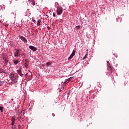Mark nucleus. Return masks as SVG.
Instances as JSON below:
<instances>
[{
	"label": "nucleus",
	"instance_id": "nucleus-1",
	"mask_svg": "<svg viewBox=\"0 0 129 129\" xmlns=\"http://www.w3.org/2000/svg\"><path fill=\"white\" fill-rule=\"evenodd\" d=\"M9 77L11 79H12L14 83H17V82H18L17 81L18 80V78H19V75H18V74L11 73H10Z\"/></svg>",
	"mask_w": 129,
	"mask_h": 129
},
{
	"label": "nucleus",
	"instance_id": "nucleus-2",
	"mask_svg": "<svg viewBox=\"0 0 129 129\" xmlns=\"http://www.w3.org/2000/svg\"><path fill=\"white\" fill-rule=\"evenodd\" d=\"M62 13H63V8L61 7H57L56 14L58 16L62 15Z\"/></svg>",
	"mask_w": 129,
	"mask_h": 129
},
{
	"label": "nucleus",
	"instance_id": "nucleus-3",
	"mask_svg": "<svg viewBox=\"0 0 129 129\" xmlns=\"http://www.w3.org/2000/svg\"><path fill=\"white\" fill-rule=\"evenodd\" d=\"M18 38L21 39V42H24V44H27V43H28V40L25 37L22 35H19Z\"/></svg>",
	"mask_w": 129,
	"mask_h": 129
},
{
	"label": "nucleus",
	"instance_id": "nucleus-4",
	"mask_svg": "<svg viewBox=\"0 0 129 129\" xmlns=\"http://www.w3.org/2000/svg\"><path fill=\"white\" fill-rule=\"evenodd\" d=\"M29 48V49H30V50H32V51H33V52H36V51L38 50V48L32 45H30Z\"/></svg>",
	"mask_w": 129,
	"mask_h": 129
},
{
	"label": "nucleus",
	"instance_id": "nucleus-5",
	"mask_svg": "<svg viewBox=\"0 0 129 129\" xmlns=\"http://www.w3.org/2000/svg\"><path fill=\"white\" fill-rule=\"evenodd\" d=\"M17 73L19 74V75H20V76H21V77H22V76L23 75H25L24 73H23L22 72V70L21 69V68H19L18 70H17Z\"/></svg>",
	"mask_w": 129,
	"mask_h": 129
},
{
	"label": "nucleus",
	"instance_id": "nucleus-6",
	"mask_svg": "<svg viewBox=\"0 0 129 129\" xmlns=\"http://www.w3.org/2000/svg\"><path fill=\"white\" fill-rule=\"evenodd\" d=\"M16 51L14 52V57H20V55L21 54L20 53V51L19 49H16Z\"/></svg>",
	"mask_w": 129,
	"mask_h": 129
},
{
	"label": "nucleus",
	"instance_id": "nucleus-7",
	"mask_svg": "<svg viewBox=\"0 0 129 129\" xmlns=\"http://www.w3.org/2000/svg\"><path fill=\"white\" fill-rule=\"evenodd\" d=\"M74 55H75V53L73 52L71 55L68 58V60H71V59H72V58H73V57L74 56Z\"/></svg>",
	"mask_w": 129,
	"mask_h": 129
},
{
	"label": "nucleus",
	"instance_id": "nucleus-8",
	"mask_svg": "<svg viewBox=\"0 0 129 129\" xmlns=\"http://www.w3.org/2000/svg\"><path fill=\"white\" fill-rule=\"evenodd\" d=\"M16 118H17V116H13L11 118V121H16Z\"/></svg>",
	"mask_w": 129,
	"mask_h": 129
},
{
	"label": "nucleus",
	"instance_id": "nucleus-9",
	"mask_svg": "<svg viewBox=\"0 0 129 129\" xmlns=\"http://www.w3.org/2000/svg\"><path fill=\"white\" fill-rule=\"evenodd\" d=\"M19 62L20 61H19V60L18 59L13 60L14 64H15V65H17V64H18Z\"/></svg>",
	"mask_w": 129,
	"mask_h": 129
},
{
	"label": "nucleus",
	"instance_id": "nucleus-10",
	"mask_svg": "<svg viewBox=\"0 0 129 129\" xmlns=\"http://www.w3.org/2000/svg\"><path fill=\"white\" fill-rule=\"evenodd\" d=\"M45 65L47 67H49V66H50V65H52V62L51 61L47 62H46Z\"/></svg>",
	"mask_w": 129,
	"mask_h": 129
},
{
	"label": "nucleus",
	"instance_id": "nucleus-11",
	"mask_svg": "<svg viewBox=\"0 0 129 129\" xmlns=\"http://www.w3.org/2000/svg\"><path fill=\"white\" fill-rule=\"evenodd\" d=\"M26 62L24 63V66L27 68L28 67L29 63H28V61H27V59L25 60Z\"/></svg>",
	"mask_w": 129,
	"mask_h": 129
},
{
	"label": "nucleus",
	"instance_id": "nucleus-12",
	"mask_svg": "<svg viewBox=\"0 0 129 129\" xmlns=\"http://www.w3.org/2000/svg\"><path fill=\"white\" fill-rule=\"evenodd\" d=\"M80 28H81V26H80V25L77 26H76V30H77V31H78V30H79Z\"/></svg>",
	"mask_w": 129,
	"mask_h": 129
},
{
	"label": "nucleus",
	"instance_id": "nucleus-13",
	"mask_svg": "<svg viewBox=\"0 0 129 129\" xmlns=\"http://www.w3.org/2000/svg\"><path fill=\"white\" fill-rule=\"evenodd\" d=\"M0 73H6V72L4 69H0Z\"/></svg>",
	"mask_w": 129,
	"mask_h": 129
},
{
	"label": "nucleus",
	"instance_id": "nucleus-14",
	"mask_svg": "<svg viewBox=\"0 0 129 129\" xmlns=\"http://www.w3.org/2000/svg\"><path fill=\"white\" fill-rule=\"evenodd\" d=\"M31 5H32V6H35V1L34 0H31Z\"/></svg>",
	"mask_w": 129,
	"mask_h": 129
},
{
	"label": "nucleus",
	"instance_id": "nucleus-15",
	"mask_svg": "<svg viewBox=\"0 0 129 129\" xmlns=\"http://www.w3.org/2000/svg\"><path fill=\"white\" fill-rule=\"evenodd\" d=\"M107 67H108V68H110V63H109V61H107Z\"/></svg>",
	"mask_w": 129,
	"mask_h": 129
},
{
	"label": "nucleus",
	"instance_id": "nucleus-16",
	"mask_svg": "<svg viewBox=\"0 0 129 129\" xmlns=\"http://www.w3.org/2000/svg\"><path fill=\"white\" fill-rule=\"evenodd\" d=\"M41 20H39L37 21V26H40L41 24Z\"/></svg>",
	"mask_w": 129,
	"mask_h": 129
},
{
	"label": "nucleus",
	"instance_id": "nucleus-17",
	"mask_svg": "<svg viewBox=\"0 0 129 129\" xmlns=\"http://www.w3.org/2000/svg\"><path fill=\"white\" fill-rule=\"evenodd\" d=\"M15 121H12L11 125H12V128L14 127V125L15 124Z\"/></svg>",
	"mask_w": 129,
	"mask_h": 129
},
{
	"label": "nucleus",
	"instance_id": "nucleus-18",
	"mask_svg": "<svg viewBox=\"0 0 129 129\" xmlns=\"http://www.w3.org/2000/svg\"><path fill=\"white\" fill-rule=\"evenodd\" d=\"M0 110L1 112H3L4 111V107L0 106Z\"/></svg>",
	"mask_w": 129,
	"mask_h": 129
},
{
	"label": "nucleus",
	"instance_id": "nucleus-19",
	"mask_svg": "<svg viewBox=\"0 0 129 129\" xmlns=\"http://www.w3.org/2000/svg\"><path fill=\"white\" fill-rule=\"evenodd\" d=\"M87 58V54H86L85 56L83 58V60H85Z\"/></svg>",
	"mask_w": 129,
	"mask_h": 129
},
{
	"label": "nucleus",
	"instance_id": "nucleus-20",
	"mask_svg": "<svg viewBox=\"0 0 129 129\" xmlns=\"http://www.w3.org/2000/svg\"><path fill=\"white\" fill-rule=\"evenodd\" d=\"M53 17L54 18H55V17H56V15L54 13H53Z\"/></svg>",
	"mask_w": 129,
	"mask_h": 129
},
{
	"label": "nucleus",
	"instance_id": "nucleus-21",
	"mask_svg": "<svg viewBox=\"0 0 129 129\" xmlns=\"http://www.w3.org/2000/svg\"><path fill=\"white\" fill-rule=\"evenodd\" d=\"M67 95H68V97H69V96H70V93H68Z\"/></svg>",
	"mask_w": 129,
	"mask_h": 129
},
{
	"label": "nucleus",
	"instance_id": "nucleus-22",
	"mask_svg": "<svg viewBox=\"0 0 129 129\" xmlns=\"http://www.w3.org/2000/svg\"><path fill=\"white\" fill-rule=\"evenodd\" d=\"M3 84H4L3 83V82H1V83H0V86L3 85Z\"/></svg>",
	"mask_w": 129,
	"mask_h": 129
},
{
	"label": "nucleus",
	"instance_id": "nucleus-23",
	"mask_svg": "<svg viewBox=\"0 0 129 129\" xmlns=\"http://www.w3.org/2000/svg\"><path fill=\"white\" fill-rule=\"evenodd\" d=\"M110 73H112V70H110Z\"/></svg>",
	"mask_w": 129,
	"mask_h": 129
},
{
	"label": "nucleus",
	"instance_id": "nucleus-24",
	"mask_svg": "<svg viewBox=\"0 0 129 129\" xmlns=\"http://www.w3.org/2000/svg\"><path fill=\"white\" fill-rule=\"evenodd\" d=\"M63 83L64 84H67V82L66 81H64Z\"/></svg>",
	"mask_w": 129,
	"mask_h": 129
},
{
	"label": "nucleus",
	"instance_id": "nucleus-25",
	"mask_svg": "<svg viewBox=\"0 0 129 129\" xmlns=\"http://www.w3.org/2000/svg\"><path fill=\"white\" fill-rule=\"evenodd\" d=\"M52 115L53 116H55V114H54V113H52Z\"/></svg>",
	"mask_w": 129,
	"mask_h": 129
},
{
	"label": "nucleus",
	"instance_id": "nucleus-26",
	"mask_svg": "<svg viewBox=\"0 0 129 129\" xmlns=\"http://www.w3.org/2000/svg\"><path fill=\"white\" fill-rule=\"evenodd\" d=\"M47 29H48V30H50V27H49V26H48Z\"/></svg>",
	"mask_w": 129,
	"mask_h": 129
},
{
	"label": "nucleus",
	"instance_id": "nucleus-27",
	"mask_svg": "<svg viewBox=\"0 0 129 129\" xmlns=\"http://www.w3.org/2000/svg\"><path fill=\"white\" fill-rule=\"evenodd\" d=\"M32 22H36V20H33V21H32Z\"/></svg>",
	"mask_w": 129,
	"mask_h": 129
},
{
	"label": "nucleus",
	"instance_id": "nucleus-28",
	"mask_svg": "<svg viewBox=\"0 0 129 129\" xmlns=\"http://www.w3.org/2000/svg\"><path fill=\"white\" fill-rule=\"evenodd\" d=\"M19 128H21V126L19 125Z\"/></svg>",
	"mask_w": 129,
	"mask_h": 129
},
{
	"label": "nucleus",
	"instance_id": "nucleus-29",
	"mask_svg": "<svg viewBox=\"0 0 129 129\" xmlns=\"http://www.w3.org/2000/svg\"><path fill=\"white\" fill-rule=\"evenodd\" d=\"M11 100H12V101L14 100V99H12Z\"/></svg>",
	"mask_w": 129,
	"mask_h": 129
},
{
	"label": "nucleus",
	"instance_id": "nucleus-30",
	"mask_svg": "<svg viewBox=\"0 0 129 129\" xmlns=\"http://www.w3.org/2000/svg\"><path fill=\"white\" fill-rule=\"evenodd\" d=\"M12 14H14V13H12Z\"/></svg>",
	"mask_w": 129,
	"mask_h": 129
},
{
	"label": "nucleus",
	"instance_id": "nucleus-31",
	"mask_svg": "<svg viewBox=\"0 0 129 129\" xmlns=\"http://www.w3.org/2000/svg\"><path fill=\"white\" fill-rule=\"evenodd\" d=\"M25 75H27V74Z\"/></svg>",
	"mask_w": 129,
	"mask_h": 129
}]
</instances>
